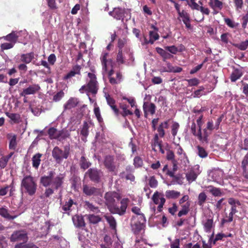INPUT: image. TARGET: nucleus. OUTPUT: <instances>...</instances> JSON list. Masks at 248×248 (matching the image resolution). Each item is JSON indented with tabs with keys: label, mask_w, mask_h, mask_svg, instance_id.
Returning a JSON list of instances; mask_svg holds the SVG:
<instances>
[{
	"label": "nucleus",
	"mask_w": 248,
	"mask_h": 248,
	"mask_svg": "<svg viewBox=\"0 0 248 248\" xmlns=\"http://www.w3.org/2000/svg\"><path fill=\"white\" fill-rule=\"evenodd\" d=\"M55 174L56 173L54 170L48 171L47 175H44L41 177L40 183L44 186H51L54 191L61 188L63 186L65 174L60 173L55 176Z\"/></svg>",
	"instance_id": "obj_1"
},
{
	"label": "nucleus",
	"mask_w": 248,
	"mask_h": 248,
	"mask_svg": "<svg viewBox=\"0 0 248 248\" xmlns=\"http://www.w3.org/2000/svg\"><path fill=\"white\" fill-rule=\"evenodd\" d=\"M21 187L25 193L33 196L37 189V184L31 175H26L21 180Z\"/></svg>",
	"instance_id": "obj_2"
},
{
	"label": "nucleus",
	"mask_w": 248,
	"mask_h": 248,
	"mask_svg": "<svg viewBox=\"0 0 248 248\" xmlns=\"http://www.w3.org/2000/svg\"><path fill=\"white\" fill-rule=\"evenodd\" d=\"M88 76L89 78L88 82L87 84H84L81 86L79 91L81 93L86 92V93H91L92 94H96L99 89L97 77L94 73H88Z\"/></svg>",
	"instance_id": "obj_3"
},
{
	"label": "nucleus",
	"mask_w": 248,
	"mask_h": 248,
	"mask_svg": "<svg viewBox=\"0 0 248 248\" xmlns=\"http://www.w3.org/2000/svg\"><path fill=\"white\" fill-rule=\"evenodd\" d=\"M70 153V147L69 145H66L64 147V149L56 146L52 149V155L53 158L57 163H61L63 159H67Z\"/></svg>",
	"instance_id": "obj_4"
},
{
	"label": "nucleus",
	"mask_w": 248,
	"mask_h": 248,
	"mask_svg": "<svg viewBox=\"0 0 248 248\" xmlns=\"http://www.w3.org/2000/svg\"><path fill=\"white\" fill-rule=\"evenodd\" d=\"M47 134L50 139H56L60 141L65 140L66 138L70 137V133L67 129H63L58 130L54 127H50L47 131Z\"/></svg>",
	"instance_id": "obj_5"
},
{
	"label": "nucleus",
	"mask_w": 248,
	"mask_h": 248,
	"mask_svg": "<svg viewBox=\"0 0 248 248\" xmlns=\"http://www.w3.org/2000/svg\"><path fill=\"white\" fill-rule=\"evenodd\" d=\"M146 221L144 215H140V217H132L131 226V230L135 234H139L144 229Z\"/></svg>",
	"instance_id": "obj_6"
},
{
	"label": "nucleus",
	"mask_w": 248,
	"mask_h": 248,
	"mask_svg": "<svg viewBox=\"0 0 248 248\" xmlns=\"http://www.w3.org/2000/svg\"><path fill=\"white\" fill-rule=\"evenodd\" d=\"M120 196L116 192H107L105 194L106 204L109 211L113 214V207L115 206V198L120 199Z\"/></svg>",
	"instance_id": "obj_7"
},
{
	"label": "nucleus",
	"mask_w": 248,
	"mask_h": 248,
	"mask_svg": "<svg viewBox=\"0 0 248 248\" xmlns=\"http://www.w3.org/2000/svg\"><path fill=\"white\" fill-rule=\"evenodd\" d=\"M103 175L101 170L97 169L96 167L89 168L85 172V176H88L90 180L94 183H99Z\"/></svg>",
	"instance_id": "obj_8"
},
{
	"label": "nucleus",
	"mask_w": 248,
	"mask_h": 248,
	"mask_svg": "<svg viewBox=\"0 0 248 248\" xmlns=\"http://www.w3.org/2000/svg\"><path fill=\"white\" fill-rule=\"evenodd\" d=\"M130 200L128 198H124L120 201L121 206H119L117 204H114L112 208L113 214H117L119 215H124L126 212V209Z\"/></svg>",
	"instance_id": "obj_9"
},
{
	"label": "nucleus",
	"mask_w": 248,
	"mask_h": 248,
	"mask_svg": "<svg viewBox=\"0 0 248 248\" xmlns=\"http://www.w3.org/2000/svg\"><path fill=\"white\" fill-rule=\"evenodd\" d=\"M103 164L109 172H116L117 167L115 158L113 155H107L104 157Z\"/></svg>",
	"instance_id": "obj_10"
},
{
	"label": "nucleus",
	"mask_w": 248,
	"mask_h": 248,
	"mask_svg": "<svg viewBox=\"0 0 248 248\" xmlns=\"http://www.w3.org/2000/svg\"><path fill=\"white\" fill-rule=\"evenodd\" d=\"M83 193L86 196H102V192L100 188H96L94 186L88 185H83L82 188Z\"/></svg>",
	"instance_id": "obj_11"
},
{
	"label": "nucleus",
	"mask_w": 248,
	"mask_h": 248,
	"mask_svg": "<svg viewBox=\"0 0 248 248\" xmlns=\"http://www.w3.org/2000/svg\"><path fill=\"white\" fill-rule=\"evenodd\" d=\"M28 239V234L25 231H15L12 234L10 237L11 242H17V241H22L24 244V242H27Z\"/></svg>",
	"instance_id": "obj_12"
},
{
	"label": "nucleus",
	"mask_w": 248,
	"mask_h": 248,
	"mask_svg": "<svg viewBox=\"0 0 248 248\" xmlns=\"http://www.w3.org/2000/svg\"><path fill=\"white\" fill-rule=\"evenodd\" d=\"M41 87L38 84H33L30 85L26 89H24L22 92L20 93L21 96H26L27 95H31V94H35L40 91Z\"/></svg>",
	"instance_id": "obj_13"
},
{
	"label": "nucleus",
	"mask_w": 248,
	"mask_h": 248,
	"mask_svg": "<svg viewBox=\"0 0 248 248\" xmlns=\"http://www.w3.org/2000/svg\"><path fill=\"white\" fill-rule=\"evenodd\" d=\"M108 52H103L100 57V60L102 63L103 71H108V65L112 66L113 60L112 59H107L108 57Z\"/></svg>",
	"instance_id": "obj_14"
},
{
	"label": "nucleus",
	"mask_w": 248,
	"mask_h": 248,
	"mask_svg": "<svg viewBox=\"0 0 248 248\" xmlns=\"http://www.w3.org/2000/svg\"><path fill=\"white\" fill-rule=\"evenodd\" d=\"M125 10L121 7H115L111 12H109V15L112 16L116 19L124 20Z\"/></svg>",
	"instance_id": "obj_15"
},
{
	"label": "nucleus",
	"mask_w": 248,
	"mask_h": 248,
	"mask_svg": "<svg viewBox=\"0 0 248 248\" xmlns=\"http://www.w3.org/2000/svg\"><path fill=\"white\" fill-rule=\"evenodd\" d=\"M72 221L74 225L77 228H83L86 226L85 219L81 215H75L72 217Z\"/></svg>",
	"instance_id": "obj_16"
},
{
	"label": "nucleus",
	"mask_w": 248,
	"mask_h": 248,
	"mask_svg": "<svg viewBox=\"0 0 248 248\" xmlns=\"http://www.w3.org/2000/svg\"><path fill=\"white\" fill-rule=\"evenodd\" d=\"M152 28H153V29H154L155 31H150L149 40H147V39H144L145 43H146V44H148V43L153 44V43L155 42V41L159 39V35H158V33L156 32V31H157L158 29L157 27H155V26H154V25H152Z\"/></svg>",
	"instance_id": "obj_17"
},
{
	"label": "nucleus",
	"mask_w": 248,
	"mask_h": 248,
	"mask_svg": "<svg viewBox=\"0 0 248 248\" xmlns=\"http://www.w3.org/2000/svg\"><path fill=\"white\" fill-rule=\"evenodd\" d=\"M182 21L184 24L186 25V27L187 29H192V26L191 24L190 15L188 12H186L184 10L182 11L181 17Z\"/></svg>",
	"instance_id": "obj_18"
},
{
	"label": "nucleus",
	"mask_w": 248,
	"mask_h": 248,
	"mask_svg": "<svg viewBox=\"0 0 248 248\" xmlns=\"http://www.w3.org/2000/svg\"><path fill=\"white\" fill-rule=\"evenodd\" d=\"M169 120L167 121H163L157 127V132H158V135L160 138H164L165 136V128H168L169 127Z\"/></svg>",
	"instance_id": "obj_19"
},
{
	"label": "nucleus",
	"mask_w": 248,
	"mask_h": 248,
	"mask_svg": "<svg viewBox=\"0 0 248 248\" xmlns=\"http://www.w3.org/2000/svg\"><path fill=\"white\" fill-rule=\"evenodd\" d=\"M81 69V65H76L73 67L72 69L65 76L63 77V79L64 80H67V79L70 78L72 77L75 76L76 74H80Z\"/></svg>",
	"instance_id": "obj_20"
},
{
	"label": "nucleus",
	"mask_w": 248,
	"mask_h": 248,
	"mask_svg": "<svg viewBox=\"0 0 248 248\" xmlns=\"http://www.w3.org/2000/svg\"><path fill=\"white\" fill-rule=\"evenodd\" d=\"M73 204H77V202L74 201L71 198H70L62 206V209L63 210L64 212L67 213L69 215L70 212L72 210Z\"/></svg>",
	"instance_id": "obj_21"
},
{
	"label": "nucleus",
	"mask_w": 248,
	"mask_h": 248,
	"mask_svg": "<svg viewBox=\"0 0 248 248\" xmlns=\"http://www.w3.org/2000/svg\"><path fill=\"white\" fill-rule=\"evenodd\" d=\"M79 165L81 170H85L87 169L89 170V168L91 166L92 163L88 158H86L84 154H83L79 159Z\"/></svg>",
	"instance_id": "obj_22"
},
{
	"label": "nucleus",
	"mask_w": 248,
	"mask_h": 248,
	"mask_svg": "<svg viewBox=\"0 0 248 248\" xmlns=\"http://www.w3.org/2000/svg\"><path fill=\"white\" fill-rule=\"evenodd\" d=\"M190 202L188 200L182 205V207L177 214L178 217H182L183 215H186L190 211Z\"/></svg>",
	"instance_id": "obj_23"
},
{
	"label": "nucleus",
	"mask_w": 248,
	"mask_h": 248,
	"mask_svg": "<svg viewBox=\"0 0 248 248\" xmlns=\"http://www.w3.org/2000/svg\"><path fill=\"white\" fill-rule=\"evenodd\" d=\"M18 35L16 31H12L10 33H8L7 35L4 37V38L6 41H8L10 43L13 45L17 42L18 38Z\"/></svg>",
	"instance_id": "obj_24"
},
{
	"label": "nucleus",
	"mask_w": 248,
	"mask_h": 248,
	"mask_svg": "<svg viewBox=\"0 0 248 248\" xmlns=\"http://www.w3.org/2000/svg\"><path fill=\"white\" fill-rule=\"evenodd\" d=\"M33 59H34V53L33 52L24 53L21 55V61L24 62L25 64L31 63Z\"/></svg>",
	"instance_id": "obj_25"
},
{
	"label": "nucleus",
	"mask_w": 248,
	"mask_h": 248,
	"mask_svg": "<svg viewBox=\"0 0 248 248\" xmlns=\"http://www.w3.org/2000/svg\"><path fill=\"white\" fill-rule=\"evenodd\" d=\"M42 153H36L32 157V166L35 169H38L41 162Z\"/></svg>",
	"instance_id": "obj_26"
},
{
	"label": "nucleus",
	"mask_w": 248,
	"mask_h": 248,
	"mask_svg": "<svg viewBox=\"0 0 248 248\" xmlns=\"http://www.w3.org/2000/svg\"><path fill=\"white\" fill-rule=\"evenodd\" d=\"M228 203L232 206V211L234 215V214L238 212L237 207L238 205H241V203L239 200H238V199H235L234 198H230L228 199Z\"/></svg>",
	"instance_id": "obj_27"
},
{
	"label": "nucleus",
	"mask_w": 248,
	"mask_h": 248,
	"mask_svg": "<svg viewBox=\"0 0 248 248\" xmlns=\"http://www.w3.org/2000/svg\"><path fill=\"white\" fill-rule=\"evenodd\" d=\"M85 216L88 220L89 222L93 224H96V223H99V222L102 220L101 217L98 216V215L89 214L86 215Z\"/></svg>",
	"instance_id": "obj_28"
},
{
	"label": "nucleus",
	"mask_w": 248,
	"mask_h": 248,
	"mask_svg": "<svg viewBox=\"0 0 248 248\" xmlns=\"http://www.w3.org/2000/svg\"><path fill=\"white\" fill-rule=\"evenodd\" d=\"M210 134H211V132L208 131L207 124V127L203 130V132L202 133V132L201 135H200V140L201 142L208 144L209 142V136Z\"/></svg>",
	"instance_id": "obj_29"
},
{
	"label": "nucleus",
	"mask_w": 248,
	"mask_h": 248,
	"mask_svg": "<svg viewBox=\"0 0 248 248\" xmlns=\"http://www.w3.org/2000/svg\"><path fill=\"white\" fill-rule=\"evenodd\" d=\"M89 124H88L87 121H84L83 126L80 131V134L82 136L83 138L81 139L83 140H86L87 137L89 134Z\"/></svg>",
	"instance_id": "obj_30"
},
{
	"label": "nucleus",
	"mask_w": 248,
	"mask_h": 248,
	"mask_svg": "<svg viewBox=\"0 0 248 248\" xmlns=\"http://www.w3.org/2000/svg\"><path fill=\"white\" fill-rule=\"evenodd\" d=\"M243 73L242 70L240 69H234L233 71L231 74L230 79L232 82H235L237 79L240 78L242 76Z\"/></svg>",
	"instance_id": "obj_31"
},
{
	"label": "nucleus",
	"mask_w": 248,
	"mask_h": 248,
	"mask_svg": "<svg viewBox=\"0 0 248 248\" xmlns=\"http://www.w3.org/2000/svg\"><path fill=\"white\" fill-rule=\"evenodd\" d=\"M165 195L168 199H177L181 196V193L179 191L167 190L165 192Z\"/></svg>",
	"instance_id": "obj_32"
},
{
	"label": "nucleus",
	"mask_w": 248,
	"mask_h": 248,
	"mask_svg": "<svg viewBox=\"0 0 248 248\" xmlns=\"http://www.w3.org/2000/svg\"><path fill=\"white\" fill-rule=\"evenodd\" d=\"M78 104V100L76 98L74 97H71L65 104L64 105V108L65 109H70V108H74L77 106Z\"/></svg>",
	"instance_id": "obj_33"
},
{
	"label": "nucleus",
	"mask_w": 248,
	"mask_h": 248,
	"mask_svg": "<svg viewBox=\"0 0 248 248\" xmlns=\"http://www.w3.org/2000/svg\"><path fill=\"white\" fill-rule=\"evenodd\" d=\"M119 107L123 110V112H122L123 116L125 117L127 116V115H132V114H133V112H132V110L128 109L129 106L127 105L126 103H120L119 104Z\"/></svg>",
	"instance_id": "obj_34"
},
{
	"label": "nucleus",
	"mask_w": 248,
	"mask_h": 248,
	"mask_svg": "<svg viewBox=\"0 0 248 248\" xmlns=\"http://www.w3.org/2000/svg\"><path fill=\"white\" fill-rule=\"evenodd\" d=\"M105 217L111 229L116 230L117 223L114 217L113 216H105Z\"/></svg>",
	"instance_id": "obj_35"
},
{
	"label": "nucleus",
	"mask_w": 248,
	"mask_h": 248,
	"mask_svg": "<svg viewBox=\"0 0 248 248\" xmlns=\"http://www.w3.org/2000/svg\"><path fill=\"white\" fill-rule=\"evenodd\" d=\"M198 176V173H196L194 170H190L186 173V178L189 183H192L193 181L196 180Z\"/></svg>",
	"instance_id": "obj_36"
},
{
	"label": "nucleus",
	"mask_w": 248,
	"mask_h": 248,
	"mask_svg": "<svg viewBox=\"0 0 248 248\" xmlns=\"http://www.w3.org/2000/svg\"><path fill=\"white\" fill-rule=\"evenodd\" d=\"M6 115L15 124H18L21 121V116L18 113H10V112H6Z\"/></svg>",
	"instance_id": "obj_37"
},
{
	"label": "nucleus",
	"mask_w": 248,
	"mask_h": 248,
	"mask_svg": "<svg viewBox=\"0 0 248 248\" xmlns=\"http://www.w3.org/2000/svg\"><path fill=\"white\" fill-rule=\"evenodd\" d=\"M8 138L10 139L9 148L11 150H15L17 147L16 135H8Z\"/></svg>",
	"instance_id": "obj_38"
},
{
	"label": "nucleus",
	"mask_w": 248,
	"mask_h": 248,
	"mask_svg": "<svg viewBox=\"0 0 248 248\" xmlns=\"http://www.w3.org/2000/svg\"><path fill=\"white\" fill-rule=\"evenodd\" d=\"M0 215L2 217L7 218V219H14L17 216H11L9 214L8 210L4 207H0Z\"/></svg>",
	"instance_id": "obj_39"
},
{
	"label": "nucleus",
	"mask_w": 248,
	"mask_h": 248,
	"mask_svg": "<svg viewBox=\"0 0 248 248\" xmlns=\"http://www.w3.org/2000/svg\"><path fill=\"white\" fill-rule=\"evenodd\" d=\"M84 207L87 210H90L93 212H99V208L98 206H94V204L92 203L89 201L84 202Z\"/></svg>",
	"instance_id": "obj_40"
},
{
	"label": "nucleus",
	"mask_w": 248,
	"mask_h": 248,
	"mask_svg": "<svg viewBox=\"0 0 248 248\" xmlns=\"http://www.w3.org/2000/svg\"><path fill=\"white\" fill-rule=\"evenodd\" d=\"M209 189V191L210 193L213 196H221L222 195V192L221 191V189L220 188H217V187H214L213 185H209L208 186Z\"/></svg>",
	"instance_id": "obj_41"
},
{
	"label": "nucleus",
	"mask_w": 248,
	"mask_h": 248,
	"mask_svg": "<svg viewBox=\"0 0 248 248\" xmlns=\"http://www.w3.org/2000/svg\"><path fill=\"white\" fill-rule=\"evenodd\" d=\"M214 220L211 219H207L205 223L203 224L204 230L207 232H210L211 231L212 227L213 226Z\"/></svg>",
	"instance_id": "obj_42"
},
{
	"label": "nucleus",
	"mask_w": 248,
	"mask_h": 248,
	"mask_svg": "<svg viewBox=\"0 0 248 248\" xmlns=\"http://www.w3.org/2000/svg\"><path fill=\"white\" fill-rule=\"evenodd\" d=\"M207 199V196L204 192L199 193L198 196V203L201 206H203Z\"/></svg>",
	"instance_id": "obj_43"
},
{
	"label": "nucleus",
	"mask_w": 248,
	"mask_h": 248,
	"mask_svg": "<svg viewBox=\"0 0 248 248\" xmlns=\"http://www.w3.org/2000/svg\"><path fill=\"white\" fill-rule=\"evenodd\" d=\"M233 214L232 211V208L231 206V211L229 212V214L228 216H226V218H224L222 219L221 224V225H223L225 223H230V222H232L233 220Z\"/></svg>",
	"instance_id": "obj_44"
},
{
	"label": "nucleus",
	"mask_w": 248,
	"mask_h": 248,
	"mask_svg": "<svg viewBox=\"0 0 248 248\" xmlns=\"http://www.w3.org/2000/svg\"><path fill=\"white\" fill-rule=\"evenodd\" d=\"M180 125L178 122L174 121L171 125V133L173 138H175L179 131Z\"/></svg>",
	"instance_id": "obj_45"
},
{
	"label": "nucleus",
	"mask_w": 248,
	"mask_h": 248,
	"mask_svg": "<svg viewBox=\"0 0 248 248\" xmlns=\"http://www.w3.org/2000/svg\"><path fill=\"white\" fill-rule=\"evenodd\" d=\"M209 5L213 9H216V8H217L219 10H221L223 7V3L222 1H219V0H214L213 2V1H210Z\"/></svg>",
	"instance_id": "obj_46"
},
{
	"label": "nucleus",
	"mask_w": 248,
	"mask_h": 248,
	"mask_svg": "<svg viewBox=\"0 0 248 248\" xmlns=\"http://www.w3.org/2000/svg\"><path fill=\"white\" fill-rule=\"evenodd\" d=\"M203 116V115H201V116H200L199 117V118L196 120L197 125L198 126V131L199 133V134H198L199 140H200V134H202V126L203 124V122L202 121Z\"/></svg>",
	"instance_id": "obj_47"
},
{
	"label": "nucleus",
	"mask_w": 248,
	"mask_h": 248,
	"mask_svg": "<svg viewBox=\"0 0 248 248\" xmlns=\"http://www.w3.org/2000/svg\"><path fill=\"white\" fill-rule=\"evenodd\" d=\"M248 164V152L244 156L242 161L241 167L243 170V173L247 172V165Z\"/></svg>",
	"instance_id": "obj_48"
},
{
	"label": "nucleus",
	"mask_w": 248,
	"mask_h": 248,
	"mask_svg": "<svg viewBox=\"0 0 248 248\" xmlns=\"http://www.w3.org/2000/svg\"><path fill=\"white\" fill-rule=\"evenodd\" d=\"M197 148L198 150V154L199 156L201 157V158H205V157L207 156L208 153L206 152L205 148L200 145L197 146Z\"/></svg>",
	"instance_id": "obj_49"
},
{
	"label": "nucleus",
	"mask_w": 248,
	"mask_h": 248,
	"mask_svg": "<svg viewBox=\"0 0 248 248\" xmlns=\"http://www.w3.org/2000/svg\"><path fill=\"white\" fill-rule=\"evenodd\" d=\"M133 164L136 168L141 167L143 164V161L140 156H135L133 160Z\"/></svg>",
	"instance_id": "obj_50"
},
{
	"label": "nucleus",
	"mask_w": 248,
	"mask_h": 248,
	"mask_svg": "<svg viewBox=\"0 0 248 248\" xmlns=\"http://www.w3.org/2000/svg\"><path fill=\"white\" fill-rule=\"evenodd\" d=\"M146 104L147 106V110L148 111V113H150L151 114H154L155 113L156 108V107L155 103L146 102Z\"/></svg>",
	"instance_id": "obj_51"
},
{
	"label": "nucleus",
	"mask_w": 248,
	"mask_h": 248,
	"mask_svg": "<svg viewBox=\"0 0 248 248\" xmlns=\"http://www.w3.org/2000/svg\"><path fill=\"white\" fill-rule=\"evenodd\" d=\"M166 159L168 160H171L172 161H175V155L173 151L170 150V149H166Z\"/></svg>",
	"instance_id": "obj_52"
},
{
	"label": "nucleus",
	"mask_w": 248,
	"mask_h": 248,
	"mask_svg": "<svg viewBox=\"0 0 248 248\" xmlns=\"http://www.w3.org/2000/svg\"><path fill=\"white\" fill-rule=\"evenodd\" d=\"M166 202V199H165L163 193H162V196L160 197V202H159L158 206H157V210L159 212H161Z\"/></svg>",
	"instance_id": "obj_53"
},
{
	"label": "nucleus",
	"mask_w": 248,
	"mask_h": 248,
	"mask_svg": "<svg viewBox=\"0 0 248 248\" xmlns=\"http://www.w3.org/2000/svg\"><path fill=\"white\" fill-rule=\"evenodd\" d=\"M205 90L204 86L199 87V89L195 90L193 93V97H200L201 95H204L203 91Z\"/></svg>",
	"instance_id": "obj_54"
},
{
	"label": "nucleus",
	"mask_w": 248,
	"mask_h": 248,
	"mask_svg": "<svg viewBox=\"0 0 248 248\" xmlns=\"http://www.w3.org/2000/svg\"><path fill=\"white\" fill-rule=\"evenodd\" d=\"M234 46H236L239 50H246L248 47V40L241 42L240 44H234Z\"/></svg>",
	"instance_id": "obj_55"
},
{
	"label": "nucleus",
	"mask_w": 248,
	"mask_h": 248,
	"mask_svg": "<svg viewBox=\"0 0 248 248\" xmlns=\"http://www.w3.org/2000/svg\"><path fill=\"white\" fill-rule=\"evenodd\" d=\"M162 196V193H159L158 191H156L153 194L152 199L155 204H159L160 196Z\"/></svg>",
	"instance_id": "obj_56"
},
{
	"label": "nucleus",
	"mask_w": 248,
	"mask_h": 248,
	"mask_svg": "<svg viewBox=\"0 0 248 248\" xmlns=\"http://www.w3.org/2000/svg\"><path fill=\"white\" fill-rule=\"evenodd\" d=\"M116 61L118 63H124V56L123 53V50H119L116 57Z\"/></svg>",
	"instance_id": "obj_57"
},
{
	"label": "nucleus",
	"mask_w": 248,
	"mask_h": 248,
	"mask_svg": "<svg viewBox=\"0 0 248 248\" xmlns=\"http://www.w3.org/2000/svg\"><path fill=\"white\" fill-rule=\"evenodd\" d=\"M120 176L122 178H124V177L126 180L135 181V175H134L133 174H132V173H128L125 174V172H122L121 173Z\"/></svg>",
	"instance_id": "obj_58"
},
{
	"label": "nucleus",
	"mask_w": 248,
	"mask_h": 248,
	"mask_svg": "<svg viewBox=\"0 0 248 248\" xmlns=\"http://www.w3.org/2000/svg\"><path fill=\"white\" fill-rule=\"evenodd\" d=\"M149 184L151 187H156L158 185V181L154 175H153L149 178Z\"/></svg>",
	"instance_id": "obj_59"
},
{
	"label": "nucleus",
	"mask_w": 248,
	"mask_h": 248,
	"mask_svg": "<svg viewBox=\"0 0 248 248\" xmlns=\"http://www.w3.org/2000/svg\"><path fill=\"white\" fill-rule=\"evenodd\" d=\"M46 188L44 191V195L45 197H49L52 194L54 193V190L52 186L51 187L48 186V187H46Z\"/></svg>",
	"instance_id": "obj_60"
},
{
	"label": "nucleus",
	"mask_w": 248,
	"mask_h": 248,
	"mask_svg": "<svg viewBox=\"0 0 248 248\" xmlns=\"http://www.w3.org/2000/svg\"><path fill=\"white\" fill-rule=\"evenodd\" d=\"M188 86H197L200 83V79L197 78H189L186 79Z\"/></svg>",
	"instance_id": "obj_61"
},
{
	"label": "nucleus",
	"mask_w": 248,
	"mask_h": 248,
	"mask_svg": "<svg viewBox=\"0 0 248 248\" xmlns=\"http://www.w3.org/2000/svg\"><path fill=\"white\" fill-rule=\"evenodd\" d=\"M64 95V93L62 90H61L59 92L56 93L55 95H54L53 97V100L54 101H58V100H61L62 98L63 97Z\"/></svg>",
	"instance_id": "obj_62"
},
{
	"label": "nucleus",
	"mask_w": 248,
	"mask_h": 248,
	"mask_svg": "<svg viewBox=\"0 0 248 248\" xmlns=\"http://www.w3.org/2000/svg\"><path fill=\"white\" fill-rule=\"evenodd\" d=\"M104 241L106 242L107 248H110L112 242L111 237L106 234L104 237Z\"/></svg>",
	"instance_id": "obj_63"
},
{
	"label": "nucleus",
	"mask_w": 248,
	"mask_h": 248,
	"mask_svg": "<svg viewBox=\"0 0 248 248\" xmlns=\"http://www.w3.org/2000/svg\"><path fill=\"white\" fill-rule=\"evenodd\" d=\"M180 242L179 238L174 239V241L171 242L170 243V248H180Z\"/></svg>",
	"instance_id": "obj_64"
}]
</instances>
